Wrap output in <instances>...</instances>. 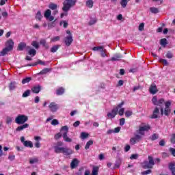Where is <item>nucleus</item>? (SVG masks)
<instances>
[{
    "mask_svg": "<svg viewBox=\"0 0 175 175\" xmlns=\"http://www.w3.org/2000/svg\"><path fill=\"white\" fill-rule=\"evenodd\" d=\"M103 49V46H94L92 48L93 51H100Z\"/></svg>",
    "mask_w": 175,
    "mask_h": 175,
    "instance_id": "obj_47",
    "label": "nucleus"
},
{
    "mask_svg": "<svg viewBox=\"0 0 175 175\" xmlns=\"http://www.w3.org/2000/svg\"><path fill=\"white\" fill-rule=\"evenodd\" d=\"M31 95V91L29 90H27L22 95L23 98H27Z\"/></svg>",
    "mask_w": 175,
    "mask_h": 175,
    "instance_id": "obj_42",
    "label": "nucleus"
},
{
    "mask_svg": "<svg viewBox=\"0 0 175 175\" xmlns=\"http://www.w3.org/2000/svg\"><path fill=\"white\" fill-rule=\"evenodd\" d=\"M51 124V125H53L54 126H55V125H58V124H59V122H58V120L57 119H53Z\"/></svg>",
    "mask_w": 175,
    "mask_h": 175,
    "instance_id": "obj_52",
    "label": "nucleus"
},
{
    "mask_svg": "<svg viewBox=\"0 0 175 175\" xmlns=\"http://www.w3.org/2000/svg\"><path fill=\"white\" fill-rule=\"evenodd\" d=\"M150 139L152 140V142H154L155 140H158L159 139V134L158 133H153L151 137H150Z\"/></svg>",
    "mask_w": 175,
    "mask_h": 175,
    "instance_id": "obj_25",
    "label": "nucleus"
},
{
    "mask_svg": "<svg viewBox=\"0 0 175 175\" xmlns=\"http://www.w3.org/2000/svg\"><path fill=\"white\" fill-rule=\"evenodd\" d=\"M61 133L64 142H66V143H72V138L68 137V133H69V127H68V126H62Z\"/></svg>",
    "mask_w": 175,
    "mask_h": 175,
    "instance_id": "obj_4",
    "label": "nucleus"
},
{
    "mask_svg": "<svg viewBox=\"0 0 175 175\" xmlns=\"http://www.w3.org/2000/svg\"><path fill=\"white\" fill-rule=\"evenodd\" d=\"M27 121H28V117L23 114L18 115L17 117L15 118V122L16 124H18V125L25 124Z\"/></svg>",
    "mask_w": 175,
    "mask_h": 175,
    "instance_id": "obj_6",
    "label": "nucleus"
},
{
    "mask_svg": "<svg viewBox=\"0 0 175 175\" xmlns=\"http://www.w3.org/2000/svg\"><path fill=\"white\" fill-rule=\"evenodd\" d=\"M170 152H171L173 157H175V149L173 148H170Z\"/></svg>",
    "mask_w": 175,
    "mask_h": 175,
    "instance_id": "obj_64",
    "label": "nucleus"
},
{
    "mask_svg": "<svg viewBox=\"0 0 175 175\" xmlns=\"http://www.w3.org/2000/svg\"><path fill=\"white\" fill-rule=\"evenodd\" d=\"M124 58V56L121 53H116L113 57H112L110 61H121V59Z\"/></svg>",
    "mask_w": 175,
    "mask_h": 175,
    "instance_id": "obj_10",
    "label": "nucleus"
},
{
    "mask_svg": "<svg viewBox=\"0 0 175 175\" xmlns=\"http://www.w3.org/2000/svg\"><path fill=\"white\" fill-rule=\"evenodd\" d=\"M90 135L85 132H82L81 133V139H87Z\"/></svg>",
    "mask_w": 175,
    "mask_h": 175,
    "instance_id": "obj_44",
    "label": "nucleus"
},
{
    "mask_svg": "<svg viewBox=\"0 0 175 175\" xmlns=\"http://www.w3.org/2000/svg\"><path fill=\"white\" fill-rule=\"evenodd\" d=\"M40 44H42V46H43V47H45V49H49V44H47L46 40L42 39L40 41Z\"/></svg>",
    "mask_w": 175,
    "mask_h": 175,
    "instance_id": "obj_28",
    "label": "nucleus"
},
{
    "mask_svg": "<svg viewBox=\"0 0 175 175\" xmlns=\"http://www.w3.org/2000/svg\"><path fill=\"white\" fill-rule=\"evenodd\" d=\"M134 139H135V141L139 142V141L142 140V135H136L134 137Z\"/></svg>",
    "mask_w": 175,
    "mask_h": 175,
    "instance_id": "obj_60",
    "label": "nucleus"
},
{
    "mask_svg": "<svg viewBox=\"0 0 175 175\" xmlns=\"http://www.w3.org/2000/svg\"><path fill=\"white\" fill-rule=\"evenodd\" d=\"M92 144H94V141L92 140H89L87 143L86 145L85 146V150H88V148H90V147H91V146H92Z\"/></svg>",
    "mask_w": 175,
    "mask_h": 175,
    "instance_id": "obj_33",
    "label": "nucleus"
},
{
    "mask_svg": "<svg viewBox=\"0 0 175 175\" xmlns=\"http://www.w3.org/2000/svg\"><path fill=\"white\" fill-rule=\"evenodd\" d=\"M86 6L91 9L94 6V1L92 0H88L86 1Z\"/></svg>",
    "mask_w": 175,
    "mask_h": 175,
    "instance_id": "obj_34",
    "label": "nucleus"
},
{
    "mask_svg": "<svg viewBox=\"0 0 175 175\" xmlns=\"http://www.w3.org/2000/svg\"><path fill=\"white\" fill-rule=\"evenodd\" d=\"M79 166V160L77 159H73L70 163L71 169H76Z\"/></svg>",
    "mask_w": 175,
    "mask_h": 175,
    "instance_id": "obj_17",
    "label": "nucleus"
},
{
    "mask_svg": "<svg viewBox=\"0 0 175 175\" xmlns=\"http://www.w3.org/2000/svg\"><path fill=\"white\" fill-rule=\"evenodd\" d=\"M61 47L60 45H55L51 49V53H57V51Z\"/></svg>",
    "mask_w": 175,
    "mask_h": 175,
    "instance_id": "obj_32",
    "label": "nucleus"
},
{
    "mask_svg": "<svg viewBox=\"0 0 175 175\" xmlns=\"http://www.w3.org/2000/svg\"><path fill=\"white\" fill-rule=\"evenodd\" d=\"M150 131V125H145L143 126H139V129L138 130V133L139 135H144V132Z\"/></svg>",
    "mask_w": 175,
    "mask_h": 175,
    "instance_id": "obj_7",
    "label": "nucleus"
},
{
    "mask_svg": "<svg viewBox=\"0 0 175 175\" xmlns=\"http://www.w3.org/2000/svg\"><path fill=\"white\" fill-rule=\"evenodd\" d=\"M152 103H153V105H154V106H159L161 116H163L164 114L165 116H167L170 115V113H171L170 108H165L163 109V105H165V99L160 98L158 100V98H157V96H154L152 98Z\"/></svg>",
    "mask_w": 175,
    "mask_h": 175,
    "instance_id": "obj_1",
    "label": "nucleus"
},
{
    "mask_svg": "<svg viewBox=\"0 0 175 175\" xmlns=\"http://www.w3.org/2000/svg\"><path fill=\"white\" fill-rule=\"evenodd\" d=\"M154 165L155 162L154 161V157L148 156V161H144L142 163V167H144V169H152Z\"/></svg>",
    "mask_w": 175,
    "mask_h": 175,
    "instance_id": "obj_5",
    "label": "nucleus"
},
{
    "mask_svg": "<svg viewBox=\"0 0 175 175\" xmlns=\"http://www.w3.org/2000/svg\"><path fill=\"white\" fill-rule=\"evenodd\" d=\"M63 24V27L64 28H68V25H69V24L68 23V22L66 21H62L60 22V25H62Z\"/></svg>",
    "mask_w": 175,
    "mask_h": 175,
    "instance_id": "obj_46",
    "label": "nucleus"
},
{
    "mask_svg": "<svg viewBox=\"0 0 175 175\" xmlns=\"http://www.w3.org/2000/svg\"><path fill=\"white\" fill-rule=\"evenodd\" d=\"M56 21L57 20H55L53 22L48 23V29H51V28H54V27H55V25H56L55 21Z\"/></svg>",
    "mask_w": 175,
    "mask_h": 175,
    "instance_id": "obj_41",
    "label": "nucleus"
},
{
    "mask_svg": "<svg viewBox=\"0 0 175 175\" xmlns=\"http://www.w3.org/2000/svg\"><path fill=\"white\" fill-rule=\"evenodd\" d=\"M124 113H125V109L120 108L118 112L119 116H124Z\"/></svg>",
    "mask_w": 175,
    "mask_h": 175,
    "instance_id": "obj_57",
    "label": "nucleus"
},
{
    "mask_svg": "<svg viewBox=\"0 0 175 175\" xmlns=\"http://www.w3.org/2000/svg\"><path fill=\"white\" fill-rule=\"evenodd\" d=\"M29 55H31V57H35L36 55V50L34 49H31L29 51Z\"/></svg>",
    "mask_w": 175,
    "mask_h": 175,
    "instance_id": "obj_39",
    "label": "nucleus"
},
{
    "mask_svg": "<svg viewBox=\"0 0 175 175\" xmlns=\"http://www.w3.org/2000/svg\"><path fill=\"white\" fill-rule=\"evenodd\" d=\"M77 0H65L63 2V12L68 13L70 10L71 8H73L76 5Z\"/></svg>",
    "mask_w": 175,
    "mask_h": 175,
    "instance_id": "obj_3",
    "label": "nucleus"
},
{
    "mask_svg": "<svg viewBox=\"0 0 175 175\" xmlns=\"http://www.w3.org/2000/svg\"><path fill=\"white\" fill-rule=\"evenodd\" d=\"M44 16L45 18H49L51 16V10H46L44 14Z\"/></svg>",
    "mask_w": 175,
    "mask_h": 175,
    "instance_id": "obj_36",
    "label": "nucleus"
},
{
    "mask_svg": "<svg viewBox=\"0 0 175 175\" xmlns=\"http://www.w3.org/2000/svg\"><path fill=\"white\" fill-rule=\"evenodd\" d=\"M170 142L172 144H175V134H172L170 138Z\"/></svg>",
    "mask_w": 175,
    "mask_h": 175,
    "instance_id": "obj_56",
    "label": "nucleus"
},
{
    "mask_svg": "<svg viewBox=\"0 0 175 175\" xmlns=\"http://www.w3.org/2000/svg\"><path fill=\"white\" fill-rule=\"evenodd\" d=\"M131 0H121L120 5L122 8H126V5H128V2H129Z\"/></svg>",
    "mask_w": 175,
    "mask_h": 175,
    "instance_id": "obj_29",
    "label": "nucleus"
},
{
    "mask_svg": "<svg viewBox=\"0 0 175 175\" xmlns=\"http://www.w3.org/2000/svg\"><path fill=\"white\" fill-rule=\"evenodd\" d=\"M64 93H65V89L62 87H60L57 90H56V95H57V96L64 95Z\"/></svg>",
    "mask_w": 175,
    "mask_h": 175,
    "instance_id": "obj_19",
    "label": "nucleus"
},
{
    "mask_svg": "<svg viewBox=\"0 0 175 175\" xmlns=\"http://www.w3.org/2000/svg\"><path fill=\"white\" fill-rule=\"evenodd\" d=\"M111 113L116 116V114H118V107H115L111 110Z\"/></svg>",
    "mask_w": 175,
    "mask_h": 175,
    "instance_id": "obj_45",
    "label": "nucleus"
},
{
    "mask_svg": "<svg viewBox=\"0 0 175 175\" xmlns=\"http://www.w3.org/2000/svg\"><path fill=\"white\" fill-rule=\"evenodd\" d=\"M31 46H33V47H35V49H39V43H38V42L36 41H33L31 42Z\"/></svg>",
    "mask_w": 175,
    "mask_h": 175,
    "instance_id": "obj_48",
    "label": "nucleus"
},
{
    "mask_svg": "<svg viewBox=\"0 0 175 175\" xmlns=\"http://www.w3.org/2000/svg\"><path fill=\"white\" fill-rule=\"evenodd\" d=\"M96 19H92L90 21V22L88 23L89 25H94V24H96Z\"/></svg>",
    "mask_w": 175,
    "mask_h": 175,
    "instance_id": "obj_58",
    "label": "nucleus"
},
{
    "mask_svg": "<svg viewBox=\"0 0 175 175\" xmlns=\"http://www.w3.org/2000/svg\"><path fill=\"white\" fill-rule=\"evenodd\" d=\"M165 103V108L170 109V106H172V102L170 100L166 101Z\"/></svg>",
    "mask_w": 175,
    "mask_h": 175,
    "instance_id": "obj_50",
    "label": "nucleus"
},
{
    "mask_svg": "<svg viewBox=\"0 0 175 175\" xmlns=\"http://www.w3.org/2000/svg\"><path fill=\"white\" fill-rule=\"evenodd\" d=\"M16 84H17L16 83V81H14V82H11L10 83V85H9V88L11 91H13L14 90H16Z\"/></svg>",
    "mask_w": 175,
    "mask_h": 175,
    "instance_id": "obj_31",
    "label": "nucleus"
},
{
    "mask_svg": "<svg viewBox=\"0 0 175 175\" xmlns=\"http://www.w3.org/2000/svg\"><path fill=\"white\" fill-rule=\"evenodd\" d=\"M138 29L139 31H144V23H141L139 25V27H138Z\"/></svg>",
    "mask_w": 175,
    "mask_h": 175,
    "instance_id": "obj_59",
    "label": "nucleus"
},
{
    "mask_svg": "<svg viewBox=\"0 0 175 175\" xmlns=\"http://www.w3.org/2000/svg\"><path fill=\"white\" fill-rule=\"evenodd\" d=\"M136 143H137V141L136 140V139L135 137H132L130 139V144H132L133 146L136 144Z\"/></svg>",
    "mask_w": 175,
    "mask_h": 175,
    "instance_id": "obj_51",
    "label": "nucleus"
},
{
    "mask_svg": "<svg viewBox=\"0 0 175 175\" xmlns=\"http://www.w3.org/2000/svg\"><path fill=\"white\" fill-rule=\"evenodd\" d=\"M63 154L64 155L68 157L69 155H72V154H73V150L69 148H64L63 150Z\"/></svg>",
    "mask_w": 175,
    "mask_h": 175,
    "instance_id": "obj_16",
    "label": "nucleus"
},
{
    "mask_svg": "<svg viewBox=\"0 0 175 175\" xmlns=\"http://www.w3.org/2000/svg\"><path fill=\"white\" fill-rule=\"evenodd\" d=\"M160 62H161V64H164L165 66H167L169 65V62H167V60H166L165 59H161Z\"/></svg>",
    "mask_w": 175,
    "mask_h": 175,
    "instance_id": "obj_49",
    "label": "nucleus"
},
{
    "mask_svg": "<svg viewBox=\"0 0 175 175\" xmlns=\"http://www.w3.org/2000/svg\"><path fill=\"white\" fill-rule=\"evenodd\" d=\"M42 90V86L40 85H37L31 88V91L33 94H39Z\"/></svg>",
    "mask_w": 175,
    "mask_h": 175,
    "instance_id": "obj_15",
    "label": "nucleus"
},
{
    "mask_svg": "<svg viewBox=\"0 0 175 175\" xmlns=\"http://www.w3.org/2000/svg\"><path fill=\"white\" fill-rule=\"evenodd\" d=\"M32 80L31 77H26L22 80V84H27V83H29Z\"/></svg>",
    "mask_w": 175,
    "mask_h": 175,
    "instance_id": "obj_38",
    "label": "nucleus"
},
{
    "mask_svg": "<svg viewBox=\"0 0 175 175\" xmlns=\"http://www.w3.org/2000/svg\"><path fill=\"white\" fill-rule=\"evenodd\" d=\"M158 114H159V108H158V107H156L153 111L152 115L151 116L150 118H158Z\"/></svg>",
    "mask_w": 175,
    "mask_h": 175,
    "instance_id": "obj_18",
    "label": "nucleus"
},
{
    "mask_svg": "<svg viewBox=\"0 0 175 175\" xmlns=\"http://www.w3.org/2000/svg\"><path fill=\"white\" fill-rule=\"evenodd\" d=\"M51 70V69L50 68H44L38 73V75H47V73H49V72Z\"/></svg>",
    "mask_w": 175,
    "mask_h": 175,
    "instance_id": "obj_27",
    "label": "nucleus"
},
{
    "mask_svg": "<svg viewBox=\"0 0 175 175\" xmlns=\"http://www.w3.org/2000/svg\"><path fill=\"white\" fill-rule=\"evenodd\" d=\"M43 16H42V13L40 11H38L37 14H36V20H38V21H41Z\"/></svg>",
    "mask_w": 175,
    "mask_h": 175,
    "instance_id": "obj_30",
    "label": "nucleus"
},
{
    "mask_svg": "<svg viewBox=\"0 0 175 175\" xmlns=\"http://www.w3.org/2000/svg\"><path fill=\"white\" fill-rule=\"evenodd\" d=\"M62 137V133H58L55 135V140H58V139H61Z\"/></svg>",
    "mask_w": 175,
    "mask_h": 175,
    "instance_id": "obj_53",
    "label": "nucleus"
},
{
    "mask_svg": "<svg viewBox=\"0 0 175 175\" xmlns=\"http://www.w3.org/2000/svg\"><path fill=\"white\" fill-rule=\"evenodd\" d=\"M152 171L151 170H148L146 171H144L142 172V175H147V174H150Z\"/></svg>",
    "mask_w": 175,
    "mask_h": 175,
    "instance_id": "obj_62",
    "label": "nucleus"
},
{
    "mask_svg": "<svg viewBox=\"0 0 175 175\" xmlns=\"http://www.w3.org/2000/svg\"><path fill=\"white\" fill-rule=\"evenodd\" d=\"M49 9H51V10H56V9L58 8V5L54 3H50L49 6Z\"/></svg>",
    "mask_w": 175,
    "mask_h": 175,
    "instance_id": "obj_37",
    "label": "nucleus"
},
{
    "mask_svg": "<svg viewBox=\"0 0 175 175\" xmlns=\"http://www.w3.org/2000/svg\"><path fill=\"white\" fill-rule=\"evenodd\" d=\"M27 128H29V124L28 123L23 124L21 126H18L16 131V132H21V131H24V129H27Z\"/></svg>",
    "mask_w": 175,
    "mask_h": 175,
    "instance_id": "obj_12",
    "label": "nucleus"
},
{
    "mask_svg": "<svg viewBox=\"0 0 175 175\" xmlns=\"http://www.w3.org/2000/svg\"><path fill=\"white\" fill-rule=\"evenodd\" d=\"M100 51V55L103 58H105V57H107V54H106L107 51L106 49H104L103 48V49H101Z\"/></svg>",
    "mask_w": 175,
    "mask_h": 175,
    "instance_id": "obj_40",
    "label": "nucleus"
},
{
    "mask_svg": "<svg viewBox=\"0 0 175 175\" xmlns=\"http://www.w3.org/2000/svg\"><path fill=\"white\" fill-rule=\"evenodd\" d=\"M149 91L152 95H155L158 92V88H157V85L155 83H152L150 86Z\"/></svg>",
    "mask_w": 175,
    "mask_h": 175,
    "instance_id": "obj_9",
    "label": "nucleus"
},
{
    "mask_svg": "<svg viewBox=\"0 0 175 175\" xmlns=\"http://www.w3.org/2000/svg\"><path fill=\"white\" fill-rule=\"evenodd\" d=\"M160 44L161 46H162L163 47H166V46H167L168 42H167V40L166 38H162L160 40Z\"/></svg>",
    "mask_w": 175,
    "mask_h": 175,
    "instance_id": "obj_23",
    "label": "nucleus"
},
{
    "mask_svg": "<svg viewBox=\"0 0 175 175\" xmlns=\"http://www.w3.org/2000/svg\"><path fill=\"white\" fill-rule=\"evenodd\" d=\"M36 65H46V63L40 59H38L35 64H27V66H35Z\"/></svg>",
    "mask_w": 175,
    "mask_h": 175,
    "instance_id": "obj_22",
    "label": "nucleus"
},
{
    "mask_svg": "<svg viewBox=\"0 0 175 175\" xmlns=\"http://www.w3.org/2000/svg\"><path fill=\"white\" fill-rule=\"evenodd\" d=\"M150 10L151 13H153L154 14H157V13H159V10L155 7H151L150 8Z\"/></svg>",
    "mask_w": 175,
    "mask_h": 175,
    "instance_id": "obj_35",
    "label": "nucleus"
},
{
    "mask_svg": "<svg viewBox=\"0 0 175 175\" xmlns=\"http://www.w3.org/2000/svg\"><path fill=\"white\" fill-rule=\"evenodd\" d=\"M98 173H99V167L98 166L93 167L91 175H98Z\"/></svg>",
    "mask_w": 175,
    "mask_h": 175,
    "instance_id": "obj_24",
    "label": "nucleus"
},
{
    "mask_svg": "<svg viewBox=\"0 0 175 175\" xmlns=\"http://www.w3.org/2000/svg\"><path fill=\"white\" fill-rule=\"evenodd\" d=\"M49 107L51 111H52L53 113H55V111L58 110V104L55 103V102H52L49 104Z\"/></svg>",
    "mask_w": 175,
    "mask_h": 175,
    "instance_id": "obj_8",
    "label": "nucleus"
},
{
    "mask_svg": "<svg viewBox=\"0 0 175 175\" xmlns=\"http://www.w3.org/2000/svg\"><path fill=\"white\" fill-rule=\"evenodd\" d=\"M137 158H139V154H133L130 157V159H137Z\"/></svg>",
    "mask_w": 175,
    "mask_h": 175,
    "instance_id": "obj_61",
    "label": "nucleus"
},
{
    "mask_svg": "<svg viewBox=\"0 0 175 175\" xmlns=\"http://www.w3.org/2000/svg\"><path fill=\"white\" fill-rule=\"evenodd\" d=\"M132 114H133V113L132 112V111H126L125 112V116L127 118L131 117V116H132Z\"/></svg>",
    "mask_w": 175,
    "mask_h": 175,
    "instance_id": "obj_55",
    "label": "nucleus"
},
{
    "mask_svg": "<svg viewBox=\"0 0 175 175\" xmlns=\"http://www.w3.org/2000/svg\"><path fill=\"white\" fill-rule=\"evenodd\" d=\"M121 162L122 160L120 158L117 159L113 169H119V167L121 166Z\"/></svg>",
    "mask_w": 175,
    "mask_h": 175,
    "instance_id": "obj_21",
    "label": "nucleus"
},
{
    "mask_svg": "<svg viewBox=\"0 0 175 175\" xmlns=\"http://www.w3.org/2000/svg\"><path fill=\"white\" fill-rule=\"evenodd\" d=\"M72 42H73V38L72 37V36H68L64 38V43L66 46H70Z\"/></svg>",
    "mask_w": 175,
    "mask_h": 175,
    "instance_id": "obj_11",
    "label": "nucleus"
},
{
    "mask_svg": "<svg viewBox=\"0 0 175 175\" xmlns=\"http://www.w3.org/2000/svg\"><path fill=\"white\" fill-rule=\"evenodd\" d=\"M165 57H166V58L171 59V58H173V57H174V55L173 54V53H172L170 51H167V54L165 55Z\"/></svg>",
    "mask_w": 175,
    "mask_h": 175,
    "instance_id": "obj_43",
    "label": "nucleus"
},
{
    "mask_svg": "<svg viewBox=\"0 0 175 175\" xmlns=\"http://www.w3.org/2000/svg\"><path fill=\"white\" fill-rule=\"evenodd\" d=\"M25 47H27V49H31V46H27V44H25V42H20L18 45V50L19 51H23V50H24Z\"/></svg>",
    "mask_w": 175,
    "mask_h": 175,
    "instance_id": "obj_13",
    "label": "nucleus"
},
{
    "mask_svg": "<svg viewBox=\"0 0 175 175\" xmlns=\"http://www.w3.org/2000/svg\"><path fill=\"white\" fill-rule=\"evenodd\" d=\"M23 146H25V147H29L30 148H32V147H33V144H32V142L31 141H25Z\"/></svg>",
    "mask_w": 175,
    "mask_h": 175,
    "instance_id": "obj_26",
    "label": "nucleus"
},
{
    "mask_svg": "<svg viewBox=\"0 0 175 175\" xmlns=\"http://www.w3.org/2000/svg\"><path fill=\"white\" fill-rule=\"evenodd\" d=\"M125 124V118H122L120 120V125L121 126H122V125H124Z\"/></svg>",
    "mask_w": 175,
    "mask_h": 175,
    "instance_id": "obj_63",
    "label": "nucleus"
},
{
    "mask_svg": "<svg viewBox=\"0 0 175 175\" xmlns=\"http://www.w3.org/2000/svg\"><path fill=\"white\" fill-rule=\"evenodd\" d=\"M64 147H59V146H54V151L55 154H60V152H64Z\"/></svg>",
    "mask_w": 175,
    "mask_h": 175,
    "instance_id": "obj_20",
    "label": "nucleus"
},
{
    "mask_svg": "<svg viewBox=\"0 0 175 175\" xmlns=\"http://www.w3.org/2000/svg\"><path fill=\"white\" fill-rule=\"evenodd\" d=\"M14 47V42L13 40L10 39L5 42V47L0 52L1 57H5L9 51H12Z\"/></svg>",
    "mask_w": 175,
    "mask_h": 175,
    "instance_id": "obj_2",
    "label": "nucleus"
},
{
    "mask_svg": "<svg viewBox=\"0 0 175 175\" xmlns=\"http://www.w3.org/2000/svg\"><path fill=\"white\" fill-rule=\"evenodd\" d=\"M168 169L170 170L172 175H175V162H171L168 164Z\"/></svg>",
    "mask_w": 175,
    "mask_h": 175,
    "instance_id": "obj_14",
    "label": "nucleus"
},
{
    "mask_svg": "<svg viewBox=\"0 0 175 175\" xmlns=\"http://www.w3.org/2000/svg\"><path fill=\"white\" fill-rule=\"evenodd\" d=\"M60 38L59 36H55L53 38L51 39V42H58V40H59Z\"/></svg>",
    "mask_w": 175,
    "mask_h": 175,
    "instance_id": "obj_54",
    "label": "nucleus"
}]
</instances>
